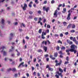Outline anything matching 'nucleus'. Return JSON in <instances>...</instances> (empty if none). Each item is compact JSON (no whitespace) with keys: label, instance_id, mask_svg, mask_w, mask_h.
I'll list each match as a JSON object with an SVG mask.
<instances>
[{"label":"nucleus","instance_id":"f257e3e1","mask_svg":"<svg viewBox=\"0 0 78 78\" xmlns=\"http://www.w3.org/2000/svg\"><path fill=\"white\" fill-rule=\"evenodd\" d=\"M71 49L69 50L70 51H72L73 50H75V48H77V46L75 45L74 44H73L71 45L70 46Z\"/></svg>","mask_w":78,"mask_h":78},{"label":"nucleus","instance_id":"f03ea898","mask_svg":"<svg viewBox=\"0 0 78 78\" xmlns=\"http://www.w3.org/2000/svg\"><path fill=\"white\" fill-rule=\"evenodd\" d=\"M71 11V10H69L68 11V12L69 13L68 14V16L66 18L67 20H69L71 19V17H70V16H71V13H70V12Z\"/></svg>","mask_w":78,"mask_h":78},{"label":"nucleus","instance_id":"7ed1b4c3","mask_svg":"<svg viewBox=\"0 0 78 78\" xmlns=\"http://www.w3.org/2000/svg\"><path fill=\"white\" fill-rule=\"evenodd\" d=\"M58 60H56L55 61V62H56L55 66H60L61 63H62V60H61L59 63H58Z\"/></svg>","mask_w":78,"mask_h":78},{"label":"nucleus","instance_id":"20e7f679","mask_svg":"<svg viewBox=\"0 0 78 78\" xmlns=\"http://www.w3.org/2000/svg\"><path fill=\"white\" fill-rule=\"evenodd\" d=\"M43 9L44 11H46V12H48V11L49 9H50V8L48 7L46 8L45 6H44L43 7Z\"/></svg>","mask_w":78,"mask_h":78},{"label":"nucleus","instance_id":"39448f33","mask_svg":"<svg viewBox=\"0 0 78 78\" xmlns=\"http://www.w3.org/2000/svg\"><path fill=\"white\" fill-rule=\"evenodd\" d=\"M23 5L24 6L23 7V5H21V7L22 8L23 11H25L26 10V9L27 8V5L26 4V3H25Z\"/></svg>","mask_w":78,"mask_h":78},{"label":"nucleus","instance_id":"423d86ee","mask_svg":"<svg viewBox=\"0 0 78 78\" xmlns=\"http://www.w3.org/2000/svg\"><path fill=\"white\" fill-rule=\"evenodd\" d=\"M57 12L58 11L57 10H55L54 12V16H55V17H58V14H57Z\"/></svg>","mask_w":78,"mask_h":78},{"label":"nucleus","instance_id":"0eeeda50","mask_svg":"<svg viewBox=\"0 0 78 78\" xmlns=\"http://www.w3.org/2000/svg\"><path fill=\"white\" fill-rule=\"evenodd\" d=\"M41 20H42V18H40L39 19V21L38 22V23H40V25H43L42 23L41 22Z\"/></svg>","mask_w":78,"mask_h":78},{"label":"nucleus","instance_id":"6e6552de","mask_svg":"<svg viewBox=\"0 0 78 78\" xmlns=\"http://www.w3.org/2000/svg\"><path fill=\"white\" fill-rule=\"evenodd\" d=\"M24 64V62H21L20 65L18 66V68H19L21 66H22V67H24V66L23 65Z\"/></svg>","mask_w":78,"mask_h":78},{"label":"nucleus","instance_id":"1a4fd4ad","mask_svg":"<svg viewBox=\"0 0 78 78\" xmlns=\"http://www.w3.org/2000/svg\"><path fill=\"white\" fill-rule=\"evenodd\" d=\"M44 44L45 45H47V41H43L42 43V44H44Z\"/></svg>","mask_w":78,"mask_h":78},{"label":"nucleus","instance_id":"9d476101","mask_svg":"<svg viewBox=\"0 0 78 78\" xmlns=\"http://www.w3.org/2000/svg\"><path fill=\"white\" fill-rule=\"evenodd\" d=\"M58 55V53H57V52L54 53V56L55 58H56V57H57Z\"/></svg>","mask_w":78,"mask_h":78},{"label":"nucleus","instance_id":"9b49d317","mask_svg":"<svg viewBox=\"0 0 78 78\" xmlns=\"http://www.w3.org/2000/svg\"><path fill=\"white\" fill-rule=\"evenodd\" d=\"M43 49L44 50L45 52H46L47 51V47L44 46L43 47Z\"/></svg>","mask_w":78,"mask_h":78},{"label":"nucleus","instance_id":"f8f14e48","mask_svg":"<svg viewBox=\"0 0 78 78\" xmlns=\"http://www.w3.org/2000/svg\"><path fill=\"white\" fill-rule=\"evenodd\" d=\"M72 23H69L67 27V28H71V27H72Z\"/></svg>","mask_w":78,"mask_h":78},{"label":"nucleus","instance_id":"ddd939ff","mask_svg":"<svg viewBox=\"0 0 78 78\" xmlns=\"http://www.w3.org/2000/svg\"><path fill=\"white\" fill-rule=\"evenodd\" d=\"M66 8H63V10L62 11V13H64L65 12H66Z\"/></svg>","mask_w":78,"mask_h":78},{"label":"nucleus","instance_id":"4468645a","mask_svg":"<svg viewBox=\"0 0 78 78\" xmlns=\"http://www.w3.org/2000/svg\"><path fill=\"white\" fill-rule=\"evenodd\" d=\"M27 0V2H29V0ZM35 3H36V4H38L39 3V2H38V0H35Z\"/></svg>","mask_w":78,"mask_h":78},{"label":"nucleus","instance_id":"2eb2a0df","mask_svg":"<svg viewBox=\"0 0 78 78\" xmlns=\"http://www.w3.org/2000/svg\"><path fill=\"white\" fill-rule=\"evenodd\" d=\"M71 52H73L74 53V54H76V53L77 52V51L76 50L74 49L73 50L70 51Z\"/></svg>","mask_w":78,"mask_h":78},{"label":"nucleus","instance_id":"dca6fc26","mask_svg":"<svg viewBox=\"0 0 78 78\" xmlns=\"http://www.w3.org/2000/svg\"><path fill=\"white\" fill-rule=\"evenodd\" d=\"M41 38H42L43 39H45V37L44 36V32H43L42 33V34L41 35Z\"/></svg>","mask_w":78,"mask_h":78},{"label":"nucleus","instance_id":"f3484780","mask_svg":"<svg viewBox=\"0 0 78 78\" xmlns=\"http://www.w3.org/2000/svg\"><path fill=\"white\" fill-rule=\"evenodd\" d=\"M1 48H2V50L1 51V53H2V52H3V50H4V49H5L6 48V47H5L4 46H3L1 48H0V49H1Z\"/></svg>","mask_w":78,"mask_h":78},{"label":"nucleus","instance_id":"a211bd4d","mask_svg":"<svg viewBox=\"0 0 78 78\" xmlns=\"http://www.w3.org/2000/svg\"><path fill=\"white\" fill-rule=\"evenodd\" d=\"M48 69L49 70V71H51V72L53 71V69L51 68L50 67H49L48 68Z\"/></svg>","mask_w":78,"mask_h":78},{"label":"nucleus","instance_id":"6ab92c4d","mask_svg":"<svg viewBox=\"0 0 78 78\" xmlns=\"http://www.w3.org/2000/svg\"><path fill=\"white\" fill-rule=\"evenodd\" d=\"M72 27V28L74 29L75 28V24H72V25L71 26Z\"/></svg>","mask_w":78,"mask_h":78},{"label":"nucleus","instance_id":"aec40b11","mask_svg":"<svg viewBox=\"0 0 78 78\" xmlns=\"http://www.w3.org/2000/svg\"><path fill=\"white\" fill-rule=\"evenodd\" d=\"M59 72H60L61 73H62L63 72V70L61 68H59Z\"/></svg>","mask_w":78,"mask_h":78},{"label":"nucleus","instance_id":"412c9836","mask_svg":"<svg viewBox=\"0 0 78 78\" xmlns=\"http://www.w3.org/2000/svg\"><path fill=\"white\" fill-rule=\"evenodd\" d=\"M61 49L63 51H64V50H66V47L64 46H62L61 48Z\"/></svg>","mask_w":78,"mask_h":78},{"label":"nucleus","instance_id":"4be33fe9","mask_svg":"<svg viewBox=\"0 0 78 78\" xmlns=\"http://www.w3.org/2000/svg\"><path fill=\"white\" fill-rule=\"evenodd\" d=\"M1 22H2V24L4 25V23L5 22V20H4L3 19H2V20H1Z\"/></svg>","mask_w":78,"mask_h":78},{"label":"nucleus","instance_id":"5701e85b","mask_svg":"<svg viewBox=\"0 0 78 78\" xmlns=\"http://www.w3.org/2000/svg\"><path fill=\"white\" fill-rule=\"evenodd\" d=\"M63 24L64 26H66L67 25V22H64L63 23Z\"/></svg>","mask_w":78,"mask_h":78},{"label":"nucleus","instance_id":"b1692460","mask_svg":"<svg viewBox=\"0 0 78 78\" xmlns=\"http://www.w3.org/2000/svg\"><path fill=\"white\" fill-rule=\"evenodd\" d=\"M12 72H15V71H16V69L15 68H13L12 69Z\"/></svg>","mask_w":78,"mask_h":78},{"label":"nucleus","instance_id":"393cba45","mask_svg":"<svg viewBox=\"0 0 78 78\" xmlns=\"http://www.w3.org/2000/svg\"><path fill=\"white\" fill-rule=\"evenodd\" d=\"M38 33L40 34H41V33H42V29H40L39 30Z\"/></svg>","mask_w":78,"mask_h":78},{"label":"nucleus","instance_id":"a878e982","mask_svg":"<svg viewBox=\"0 0 78 78\" xmlns=\"http://www.w3.org/2000/svg\"><path fill=\"white\" fill-rule=\"evenodd\" d=\"M15 55H16L15 54H14V53L12 54L11 55V56H12L13 58H14V57H15Z\"/></svg>","mask_w":78,"mask_h":78},{"label":"nucleus","instance_id":"bb28decb","mask_svg":"<svg viewBox=\"0 0 78 78\" xmlns=\"http://www.w3.org/2000/svg\"><path fill=\"white\" fill-rule=\"evenodd\" d=\"M29 13L30 15H32L33 14V12H32V11H30L29 12Z\"/></svg>","mask_w":78,"mask_h":78},{"label":"nucleus","instance_id":"cd10ccee","mask_svg":"<svg viewBox=\"0 0 78 78\" xmlns=\"http://www.w3.org/2000/svg\"><path fill=\"white\" fill-rule=\"evenodd\" d=\"M68 44L69 45H72L73 44V42L72 41H69L68 42Z\"/></svg>","mask_w":78,"mask_h":78},{"label":"nucleus","instance_id":"c85d7f7f","mask_svg":"<svg viewBox=\"0 0 78 78\" xmlns=\"http://www.w3.org/2000/svg\"><path fill=\"white\" fill-rule=\"evenodd\" d=\"M73 42H75L76 40V38L75 37H74L73 39Z\"/></svg>","mask_w":78,"mask_h":78},{"label":"nucleus","instance_id":"c756f323","mask_svg":"<svg viewBox=\"0 0 78 78\" xmlns=\"http://www.w3.org/2000/svg\"><path fill=\"white\" fill-rule=\"evenodd\" d=\"M10 35L12 37L14 36L13 34H12V33H11L10 34Z\"/></svg>","mask_w":78,"mask_h":78},{"label":"nucleus","instance_id":"7c9ffc66","mask_svg":"<svg viewBox=\"0 0 78 78\" xmlns=\"http://www.w3.org/2000/svg\"><path fill=\"white\" fill-rule=\"evenodd\" d=\"M38 53H40L41 52H42V50L41 49H38Z\"/></svg>","mask_w":78,"mask_h":78},{"label":"nucleus","instance_id":"2f4dec72","mask_svg":"<svg viewBox=\"0 0 78 78\" xmlns=\"http://www.w3.org/2000/svg\"><path fill=\"white\" fill-rule=\"evenodd\" d=\"M58 42L59 44H62V42H61L60 40H58Z\"/></svg>","mask_w":78,"mask_h":78},{"label":"nucleus","instance_id":"473e14b6","mask_svg":"<svg viewBox=\"0 0 78 78\" xmlns=\"http://www.w3.org/2000/svg\"><path fill=\"white\" fill-rule=\"evenodd\" d=\"M57 50H59V46H57V47H56V48Z\"/></svg>","mask_w":78,"mask_h":78},{"label":"nucleus","instance_id":"72a5a7b5","mask_svg":"<svg viewBox=\"0 0 78 78\" xmlns=\"http://www.w3.org/2000/svg\"><path fill=\"white\" fill-rule=\"evenodd\" d=\"M44 56L45 58H47V57L49 56V55H48V54H46L44 55Z\"/></svg>","mask_w":78,"mask_h":78},{"label":"nucleus","instance_id":"f704fd0d","mask_svg":"<svg viewBox=\"0 0 78 78\" xmlns=\"http://www.w3.org/2000/svg\"><path fill=\"white\" fill-rule=\"evenodd\" d=\"M59 76H61V78H62V76H63V75H62V73H59Z\"/></svg>","mask_w":78,"mask_h":78},{"label":"nucleus","instance_id":"c9c22d12","mask_svg":"<svg viewBox=\"0 0 78 78\" xmlns=\"http://www.w3.org/2000/svg\"><path fill=\"white\" fill-rule=\"evenodd\" d=\"M29 19H33V16H29Z\"/></svg>","mask_w":78,"mask_h":78},{"label":"nucleus","instance_id":"e433bc0d","mask_svg":"<svg viewBox=\"0 0 78 78\" xmlns=\"http://www.w3.org/2000/svg\"><path fill=\"white\" fill-rule=\"evenodd\" d=\"M59 54H60V55H63V53H62V51H60L59 53Z\"/></svg>","mask_w":78,"mask_h":78},{"label":"nucleus","instance_id":"4c0bfd02","mask_svg":"<svg viewBox=\"0 0 78 78\" xmlns=\"http://www.w3.org/2000/svg\"><path fill=\"white\" fill-rule=\"evenodd\" d=\"M71 33H75V30H73L70 31Z\"/></svg>","mask_w":78,"mask_h":78},{"label":"nucleus","instance_id":"58836bf2","mask_svg":"<svg viewBox=\"0 0 78 78\" xmlns=\"http://www.w3.org/2000/svg\"><path fill=\"white\" fill-rule=\"evenodd\" d=\"M6 55V52L5 51H3V55L5 56Z\"/></svg>","mask_w":78,"mask_h":78},{"label":"nucleus","instance_id":"ea45409f","mask_svg":"<svg viewBox=\"0 0 78 78\" xmlns=\"http://www.w3.org/2000/svg\"><path fill=\"white\" fill-rule=\"evenodd\" d=\"M10 70H12V69L11 68H9V69H7V71L8 72H9Z\"/></svg>","mask_w":78,"mask_h":78},{"label":"nucleus","instance_id":"a19ab883","mask_svg":"<svg viewBox=\"0 0 78 78\" xmlns=\"http://www.w3.org/2000/svg\"><path fill=\"white\" fill-rule=\"evenodd\" d=\"M47 27L48 28H50L51 27V26H50V25L48 24L47 26Z\"/></svg>","mask_w":78,"mask_h":78},{"label":"nucleus","instance_id":"79ce46f5","mask_svg":"<svg viewBox=\"0 0 78 78\" xmlns=\"http://www.w3.org/2000/svg\"><path fill=\"white\" fill-rule=\"evenodd\" d=\"M69 57L67 56L66 58V61H69Z\"/></svg>","mask_w":78,"mask_h":78},{"label":"nucleus","instance_id":"37998d69","mask_svg":"<svg viewBox=\"0 0 78 78\" xmlns=\"http://www.w3.org/2000/svg\"><path fill=\"white\" fill-rule=\"evenodd\" d=\"M50 58H51V59L53 58V55H50Z\"/></svg>","mask_w":78,"mask_h":78},{"label":"nucleus","instance_id":"c03bdc74","mask_svg":"<svg viewBox=\"0 0 78 78\" xmlns=\"http://www.w3.org/2000/svg\"><path fill=\"white\" fill-rule=\"evenodd\" d=\"M74 42H75L76 44H77V45H78V41H74Z\"/></svg>","mask_w":78,"mask_h":78},{"label":"nucleus","instance_id":"a18cd8bd","mask_svg":"<svg viewBox=\"0 0 78 78\" xmlns=\"http://www.w3.org/2000/svg\"><path fill=\"white\" fill-rule=\"evenodd\" d=\"M41 11L39 10L38 11V14H41Z\"/></svg>","mask_w":78,"mask_h":78},{"label":"nucleus","instance_id":"49530a36","mask_svg":"<svg viewBox=\"0 0 78 78\" xmlns=\"http://www.w3.org/2000/svg\"><path fill=\"white\" fill-rule=\"evenodd\" d=\"M34 20L35 21H37V18L35 17L34 18Z\"/></svg>","mask_w":78,"mask_h":78},{"label":"nucleus","instance_id":"de8ad7c7","mask_svg":"<svg viewBox=\"0 0 78 78\" xmlns=\"http://www.w3.org/2000/svg\"><path fill=\"white\" fill-rule=\"evenodd\" d=\"M55 76L57 78H59V76L57 74L55 75Z\"/></svg>","mask_w":78,"mask_h":78},{"label":"nucleus","instance_id":"09e8293b","mask_svg":"<svg viewBox=\"0 0 78 78\" xmlns=\"http://www.w3.org/2000/svg\"><path fill=\"white\" fill-rule=\"evenodd\" d=\"M5 0H0V3L4 2Z\"/></svg>","mask_w":78,"mask_h":78},{"label":"nucleus","instance_id":"8fccbe9b","mask_svg":"<svg viewBox=\"0 0 78 78\" xmlns=\"http://www.w3.org/2000/svg\"><path fill=\"white\" fill-rule=\"evenodd\" d=\"M60 37H63V34L61 33L60 35Z\"/></svg>","mask_w":78,"mask_h":78},{"label":"nucleus","instance_id":"3c124183","mask_svg":"<svg viewBox=\"0 0 78 78\" xmlns=\"http://www.w3.org/2000/svg\"><path fill=\"white\" fill-rule=\"evenodd\" d=\"M65 35H68L69 34V32H66L65 33Z\"/></svg>","mask_w":78,"mask_h":78},{"label":"nucleus","instance_id":"603ef678","mask_svg":"<svg viewBox=\"0 0 78 78\" xmlns=\"http://www.w3.org/2000/svg\"><path fill=\"white\" fill-rule=\"evenodd\" d=\"M36 66L37 67H39V64H38V63H37V64L36 65Z\"/></svg>","mask_w":78,"mask_h":78},{"label":"nucleus","instance_id":"864d4df0","mask_svg":"<svg viewBox=\"0 0 78 78\" xmlns=\"http://www.w3.org/2000/svg\"><path fill=\"white\" fill-rule=\"evenodd\" d=\"M54 36L55 37H58V36H59V35H58V34H55Z\"/></svg>","mask_w":78,"mask_h":78},{"label":"nucleus","instance_id":"5fc2aeb1","mask_svg":"<svg viewBox=\"0 0 78 78\" xmlns=\"http://www.w3.org/2000/svg\"><path fill=\"white\" fill-rule=\"evenodd\" d=\"M37 75L38 76H41V75L40 74V73H37Z\"/></svg>","mask_w":78,"mask_h":78},{"label":"nucleus","instance_id":"6e6d98bb","mask_svg":"<svg viewBox=\"0 0 78 78\" xmlns=\"http://www.w3.org/2000/svg\"><path fill=\"white\" fill-rule=\"evenodd\" d=\"M66 68H64L63 70H64V72H66Z\"/></svg>","mask_w":78,"mask_h":78},{"label":"nucleus","instance_id":"4d7b16f0","mask_svg":"<svg viewBox=\"0 0 78 78\" xmlns=\"http://www.w3.org/2000/svg\"><path fill=\"white\" fill-rule=\"evenodd\" d=\"M17 53H18L17 54V56H19L20 55V53L19 52H18Z\"/></svg>","mask_w":78,"mask_h":78},{"label":"nucleus","instance_id":"13d9d810","mask_svg":"<svg viewBox=\"0 0 78 78\" xmlns=\"http://www.w3.org/2000/svg\"><path fill=\"white\" fill-rule=\"evenodd\" d=\"M19 31L20 32H22V31H23V30H22V29H19Z\"/></svg>","mask_w":78,"mask_h":78},{"label":"nucleus","instance_id":"bf43d9fd","mask_svg":"<svg viewBox=\"0 0 78 78\" xmlns=\"http://www.w3.org/2000/svg\"><path fill=\"white\" fill-rule=\"evenodd\" d=\"M29 6L30 8H31V7H32V5H31V4H29Z\"/></svg>","mask_w":78,"mask_h":78},{"label":"nucleus","instance_id":"052dcab7","mask_svg":"<svg viewBox=\"0 0 78 78\" xmlns=\"http://www.w3.org/2000/svg\"><path fill=\"white\" fill-rule=\"evenodd\" d=\"M26 75L27 77L30 76V75H29V73H27L26 74Z\"/></svg>","mask_w":78,"mask_h":78},{"label":"nucleus","instance_id":"680f3d73","mask_svg":"<svg viewBox=\"0 0 78 78\" xmlns=\"http://www.w3.org/2000/svg\"><path fill=\"white\" fill-rule=\"evenodd\" d=\"M21 25L23 26L24 27H25V24H23V23H22L21 24Z\"/></svg>","mask_w":78,"mask_h":78},{"label":"nucleus","instance_id":"e2e57ef3","mask_svg":"<svg viewBox=\"0 0 78 78\" xmlns=\"http://www.w3.org/2000/svg\"><path fill=\"white\" fill-rule=\"evenodd\" d=\"M59 57L60 58H63V56L62 55H60L59 56Z\"/></svg>","mask_w":78,"mask_h":78},{"label":"nucleus","instance_id":"0e129e2a","mask_svg":"<svg viewBox=\"0 0 78 78\" xmlns=\"http://www.w3.org/2000/svg\"><path fill=\"white\" fill-rule=\"evenodd\" d=\"M23 42L24 44H25V40L24 39H23Z\"/></svg>","mask_w":78,"mask_h":78},{"label":"nucleus","instance_id":"69168bd1","mask_svg":"<svg viewBox=\"0 0 78 78\" xmlns=\"http://www.w3.org/2000/svg\"><path fill=\"white\" fill-rule=\"evenodd\" d=\"M47 3V1H45L44 2V4H46Z\"/></svg>","mask_w":78,"mask_h":78},{"label":"nucleus","instance_id":"338daca9","mask_svg":"<svg viewBox=\"0 0 78 78\" xmlns=\"http://www.w3.org/2000/svg\"><path fill=\"white\" fill-rule=\"evenodd\" d=\"M30 62H31L30 61H29V62H27V63L28 64H29V65H30Z\"/></svg>","mask_w":78,"mask_h":78},{"label":"nucleus","instance_id":"774afa93","mask_svg":"<svg viewBox=\"0 0 78 78\" xmlns=\"http://www.w3.org/2000/svg\"><path fill=\"white\" fill-rule=\"evenodd\" d=\"M46 22V19H44L43 20V23H45Z\"/></svg>","mask_w":78,"mask_h":78}]
</instances>
